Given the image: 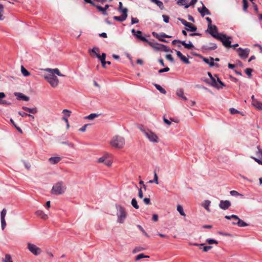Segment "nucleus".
Instances as JSON below:
<instances>
[{
    "mask_svg": "<svg viewBox=\"0 0 262 262\" xmlns=\"http://www.w3.org/2000/svg\"><path fill=\"white\" fill-rule=\"evenodd\" d=\"M169 71V68L168 67H166L164 69H162L159 70V73H161L163 72H166Z\"/></svg>",
    "mask_w": 262,
    "mask_h": 262,
    "instance_id": "63",
    "label": "nucleus"
},
{
    "mask_svg": "<svg viewBox=\"0 0 262 262\" xmlns=\"http://www.w3.org/2000/svg\"><path fill=\"white\" fill-rule=\"evenodd\" d=\"M257 151H256V155L259 159L262 160V149L260 148L259 146H257Z\"/></svg>",
    "mask_w": 262,
    "mask_h": 262,
    "instance_id": "39",
    "label": "nucleus"
},
{
    "mask_svg": "<svg viewBox=\"0 0 262 262\" xmlns=\"http://www.w3.org/2000/svg\"><path fill=\"white\" fill-rule=\"evenodd\" d=\"M7 214V210L5 208H4L1 213V225H2V229L4 230L6 226V222L5 221V216Z\"/></svg>",
    "mask_w": 262,
    "mask_h": 262,
    "instance_id": "11",
    "label": "nucleus"
},
{
    "mask_svg": "<svg viewBox=\"0 0 262 262\" xmlns=\"http://www.w3.org/2000/svg\"><path fill=\"white\" fill-rule=\"evenodd\" d=\"M225 217L228 220L233 219L237 221V222H232L233 225H236L238 227H245L248 226V224L243 220H241L238 216L232 214L231 215H226Z\"/></svg>",
    "mask_w": 262,
    "mask_h": 262,
    "instance_id": "4",
    "label": "nucleus"
},
{
    "mask_svg": "<svg viewBox=\"0 0 262 262\" xmlns=\"http://www.w3.org/2000/svg\"><path fill=\"white\" fill-rule=\"evenodd\" d=\"M35 213L37 216H39L43 220H46L48 218V215L42 210H37L35 212Z\"/></svg>",
    "mask_w": 262,
    "mask_h": 262,
    "instance_id": "19",
    "label": "nucleus"
},
{
    "mask_svg": "<svg viewBox=\"0 0 262 262\" xmlns=\"http://www.w3.org/2000/svg\"><path fill=\"white\" fill-rule=\"evenodd\" d=\"M152 34L154 37H155L156 38L158 39L160 41H161V39H162V38H160V34H159L157 33L156 32H153L152 33Z\"/></svg>",
    "mask_w": 262,
    "mask_h": 262,
    "instance_id": "59",
    "label": "nucleus"
},
{
    "mask_svg": "<svg viewBox=\"0 0 262 262\" xmlns=\"http://www.w3.org/2000/svg\"><path fill=\"white\" fill-rule=\"evenodd\" d=\"M177 209L181 215L184 216H186V214H185V212H184L183 208L181 205H178L177 206Z\"/></svg>",
    "mask_w": 262,
    "mask_h": 262,
    "instance_id": "31",
    "label": "nucleus"
},
{
    "mask_svg": "<svg viewBox=\"0 0 262 262\" xmlns=\"http://www.w3.org/2000/svg\"><path fill=\"white\" fill-rule=\"evenodd\" d=\"M252 104L259 110H262V103L258 100L254 101V102H252Z\"/></svg>",
    "mask_w": 262,
    "mask_h": 262,
    "instance_id": "26",
    "label": "nucleus"
},
{
    "mask_svg": "<svg viewBox=\"0 0 262 262\" xmlns=\"http://www.w3.org/2000/svg\"><path fill=\"white\" fill-rule=\"evenodd\" d=\"M178 19L179 20H180L182 23V24L185 25L186 27H189V26L190 25V23L187 22L186 20H185L183 18H178Z\"/></svg>",
    "mask_w": 262,
    "mask_h": 262,
    "instance_id": "45",
    "label": "nucleus"
},
{
    "mask_svg": "<svg viewBox=\"0 0 262 262\" xmlns=\"http://www.w3.org/2000/svg\"><path fill=\"white\" fill-rule=\"evenodd\" d=\"M109 158V154H105L103 156H102V157H100L98 159L97 162L98 163H104L105 161L107 159H108Z\"/></svg>",
    "mask_w": 262,
    "mask_h": 262,
    "instance_id": "27",
    "label": "nucleus"
},
{
    "mask_svg": "<svg viewBox=\"0 0 262 262\" xmlns=\"http://www.w3.org/2000/svg\"><path fill=\"white\" fill-rule=\"evenodd\" d=\"M131 204H132V206L135 208H136L137 209H139V206L138 205L137 201L136 199L134 198V199H132V202H131Z\"/></svg>",
    "mask_w": 262,
    "mask_h": 262,
    "instance_id": "40",
    "label": "nucleus"
},
{
    "mask_svg": "<svg viewBox=\"0 0 262 262\" xmlns=\"http://www.w3.org/2000/svg\"><path fill=\"white\" fill-rule=\"evenodd\" d=\"M152 34L154 37H155L156 38L158 39L160 41H161V39H162V38H160V34H159L157 33L156 32H153L152 33Z\"/></svg>",
    "mask_w": 262,
    "mask_h": 262,
    "instance_id": "60",
    "label": "nucleus"
},
{
    "mask_svg": "<svg viewBox=\"0 0 262 262\" xmlns=\"http://www.w3.org/2000/svg\"><path fill=\"white\" fill-rule=\"evenodd\" d=\"M253 70L252 69H250V68H248V69H246V70H245V72L246 73V74L249 77H250L251 76V73L252 72Z\"/></svg>",
    "mask_w": 262,
    "mask_h": 262,
    "instance_id": "53",
    "label": "nucleus"
},
{
    "mask_svg": "<svg viewBox=\"0 0 262 262\" xmlns=\"http://www.w3.org/2000/svg\"><path fill=\"white\" fill-rule=\"evenodd\" d=\"M151 2L155 3L161 10L163 9V3L159 0H151Z\"/></svg>",
    "mask_w": 262,
    "mask_h": 262,
    "instance_id": "30",
    "label": "nucleus"
},
{
    "mask_svg": "<svg viewBox=\"0 0 262 262\" xmlns=\"http://www.w3.org/2000/svg\"><path fill=\"white\" fill-rule=\"evenodd\" d=\"M150 183H152L153 182L157 184H158V177L157 173L155 171L154 172V179L153 180H150L149 182Z\"/></svg>",
    "mask_w": 262,
    "mask_h": 262,
    "instance_id": "44",
    "label": "nucleus"
},
{
    "mask_svg": "<svg viewBox=\"0 0 262 262\" xmlns=\"http://www.w3.org/2000/svg\"><path fill=\"white\" fill-rule=\"evenodd\" d=\"M162 17L165 23H168L169 22V17L168 15H163Z\"/></svg>",
    "mask_w": 262,
    "mask_h": 262,
    "instance_id": "61",
    "label": "nucleus"
},
{
    "mask_svg": "<svg viewBox=\"0 0 262 262\" xmlns=\"http://www.w3.org/2000/svg\"><path fill=\"white\" fill-rule=\"evenodd\" d=\"M44 78L47 80L51 86L56 88L58 86L59 80L58 78L54 74H45L43 75Z\"/></svg>",
    "mask_w": 262,
    "mask_h": 262,
    "instance_id": "3",
    "label": "nucleus"
},
{
    "mask_svg": "<svg viewBox=\"0 0 262 262\" xmlns=\"http://www.w3.org/2000/svg\"><path fill=\"white\" fill-rule=\"evenodd\" d=\"M67 189L66 186L63 182L56 183L51 189V193L55 195H60L64 193Z\"/></svg>",
    "mask_w": 262,
    "mask_h": 262,
    "instance_id": "2",
    "label": "nucleus"
},
{
    "mask_svg": "<svg viewBox=\"0 0 262 262\" xmlns=\"http://www.w3.org/2000/svg\"><path fill=\"white\" fill-rule=\"evenodd\" d=\"M230 113L232 114H235L237 113H241L239 111H238L237 110L234 108H230Z\"/></svg>",
    "mask_w": 262,
    "mask_h": 262,
    "instance_id": "55",
    "label": "nucleus"
},
{
    "mask_svg": "<svg viewBox=\"0 0 262 262\" xmlns=\"http://www.w3.org/2000/svg\"><path fill=\"white\" fill-rule=\"evenodd\" d=\"M180 59L185 63L189 64L190 63L189 60L184 55Z\"/></svg>",
    "mask_w": 262,
    "mask_h": 262,
    "instance_id": "52",
    "label": "nucleus"
},
{
    "mask_svg": "<svg viewBox=\"0 0 262 262\" xmlns=\"http://www.w3.org/2000/svg\"><path fill=\"white\" fill-rule=\"evenodd\" d=\"M210 201H206L205 203L204 208L207 210L209 211V206L210 205Z\"/></svg>",
    "mask_w": 262,
    "mask_h": 262,
    "instance_id": "57",
    "label": "nucleus"
},
{
    "mask_svg": "<svg viewBox=\"0 0 262 262\" xmlns=\"http://www.w3.org/2000/svg\"><path fill=\"white\" fill-rule=\"evenodd\" d=\"M206 242L208 243L209 244H218V242L215 239H207L206 240Z\"/></svg>",
    "mask_w": 262,
    "mask_h": 262,
    "instance_id": "49",
    "label": "nucleus"
},
{
    "mask_svg": "<svg viewBox=\"0 0 262 262\" xmlns=\"http://www.w3.org/2000/svg\"><path fill=\"white\" fill-rule=\"evenodd\" d=\"M141 130L150 142L154 143H157L158 142V137L154 132L148 129L145 130L142 128Z\"/></svg>",
    "mask_w": 262,
    "mask_h": 262,
    "instance_id": "5",
    "label": "nucleus"
},
{
    "mask_svg": "<svg viewBox=\"0 0 262 262\" xmlns=\"http://www.w3.org/2000/svg\"><path fill=\"white\" fill-rule=\"evenodd\" d=\"M125 144V140L120 136L116 137V148H122Z\"/></svg>",
    "mask_w": 262,
    "mask_h": 262,
    "instance_id": "10",
    "label": "nucleus"
},
{
    "mask_svg": "<svg viewBox=\"0 0 262 262\" xmlns=\"http://www.w3.org/2000/svg\"><path fill=\"white\" fill-rule=\"evenodd\" d=\"M176 94L178 96L181 97L183 100H187V98L184 96V92L182 89H179L177 90Z\"/></svg>",
    "mask_w": 262,
    "mask_h": 262,
    "instance_id": "24",
    "label": "nucleus"
},
{
    "mask_svg": "<svg viewBox=\"0 0 262 262\" xmlns=\"http://www.w3.org/2000/svg\"><path fill=\"white\" fill-rule=\"evenodd\" d=\"M117 222L120 224H123L127 216V212L126 209L121 206H118L117 207Z\"/></svg>",
    "mask_w": 262,
    "mask_h": 262,
    "instance_id": "1",
    "label": "nucleus"
},
{
    "mask_svg": "<svg viewBox=\"0 0 262 262\" xmlns=\"http://www.w3.org/2000/svg\"><path fill=\"white\" fill-rule=\"evenodd\" d=\"M137 33H134V35L136 36V37L140 39L141 41H144V42H147L148 40L146 39V38L144 36H142V32L140 31H137Z\"/></svg>",
    "mask_w": 262,
    "mask_h": 262,
    "instance_id": "21",
    "label": "nucleus"
},
{
    "mask_svg": "<svg viewBox=\"0 0 262 262\" xmlns=\"http://www.w3.org/2000/svg\"><path fill=\"white\" fill-rule=\"evenodd\" d=\"M147 43L150 46H151L152 48H153L154 49L157 50H160V46H162L161 44H159V43H155L154 42H152L151 41H149L148 40V41L147 42Z\"/></svg>",
    "mask_w": 262,
    "mask_h": 262,
    "instance_id": "25",
    "label": "nucleus"
},
{
    "mask_svg": "<svg viewBox=\"0 0 262 262\" xmlns=\"http://www.w3.org/2000/svg\"><path fill=\"white\" fill-rule=\"evenodd\" d=\"M90 53H93L96 57L97 54H99V49L97 47H94L90 51Z\"/></svg>",
    "mask_w": 262,
    "mask_h": 262,
    "instance_id": "35",
    "label": "nucleus"
},
{
    "mask_svg": "<svg viewBox=\"0 0 262 262\" xmlns=\"http://www.w3.org/2000/svg\"><path fill=\"white\" fill-rule=\"evenodd\" d=\"M149 256L148 255H145L143 253H141L138 255L135 258V260L137 261L143 258H149Z\"/></svg>",
    "mask_w": 262,
    "mask_h": 262,
    "instance_id": "38",
    "label": "nucleus"
},
{
    "mask_svg": "<svg viewBox=\"0 0 262 262\" xmlns=\"http://www.w3.org/2000/svg\"><path fill=\"white\" fill-rule=\"evenodd\" d=\"M208 30L209 31V33L213 37L217 38L216 36H219L220 34L218 33L217 28L216 27V30L213 28H210L208 27Z\"/></svg>",
    "mask_w": 262,
    "mask_h": 262,
    "instance_id": "18",
    "label": "nucleus"
},
{
    "mask_svg": "<svg viewBox=\"0 0 262 262\" xmlns=\"http://www.w3.org/2000/svg\"><path fill=\"white\" fill-rule=\"evenodd\" d=\"M139 23V19L137 18L132 17V24H137Z\"/></svg>",
    "mask_w": 262,
    "mask_h": 262,
    "instance_id": "64",
    "label": "nucleus"
},
{
    "mask_svg": "<svg viewBox=\"0 0 262 262\" xmlns=\"http://www.w3.org/2000/svg\"><path fill=\"white\" fill-rule=\"evenodd\" d=\"M155 86L156 88V89L158 90L161 93L165 94L166 93V91L160 85L155 84Z\"/></svg>",
    "mask_w": 262,
    "mask_h": 262,
    "instance_id": "41",
    "label": "nucleus"
},
{
    "mask_svg": "<svg viewBox=\"0 0 262 262\" xmlns=\"http://www.w3.org/2000/svg\"><path fill=\"white\" fill-rule=\"evenodd\" d=\"M160 50L166 52H168L169 51L170 49L168 47H167L166 46H165L164 45H162V46H160Z\"/></svg>",
    "mask_w": 262,
    "mask_h": 262,
    "instance_id": "46",
    "label": "nucleus"
},
{
    "mask_svg": "<svg viewBox=\"0 0 262 262\" xmlns=\"http://www.w3.org/2000/svg\"><path fill=\"white\" fill-rule=\"evenodd\" d=\"M14 95L17 97V99L18 100H23L24 101H28L29 100V97L24 95L23 93L15 92Z\"/></svg>",
    "mask_w": 262,
    "mask_h": 262,
    "instance_id": "17",
    "label": "nucleus"
},
{
    "mask_svg": "<svg viewBox=\"0 0 262 262\" xmlns=\"http://www.w3.org/2000/svg\"><path fill=\"white\" fill-rule=\"evenodd\" d=\"M144 250V248L141 247H137L133 250V253H136Z\"/></svg>",
    "mask_w": 262,
    "mask_h": 262,
    "instance_id": "50",
    "label": "nucleus"
},
{
    "mask_svg": "<svg viewBox=\"0 0 262 262\" xmlns=\"http://www.w3.org/2000/svg\"><path fill=\"white\" fill-rule=\"evenodd\" d=\"M21 72L24 76H28L30 75V72H29L23 66H21Z\"/></svg>",
    "mask_w": 262,
    "mask_h": 262,
    "instance_id": "33",
    "label": "nucleus"
},
{
    "mask_svg": "<svg viewBox=\"0 0 262 262\" xmlns=\"http://www.w3.org/2000/svg\"><path fill=\"white\" fill-rule=\"evenodd\" d=\"M113 161L110 160V156H109L108 159H107L104 162L105 165L107 166L110 167L112 165Z\"/></svg>",
    "mask_w": 262,
    "mask_h": 262,
    "instance_id": "47",
    "label": "nucleus"
},
{
    "mask_svg": "<svg viewBox=\"0 0 262 262\" xmlns=\"http://www.w3.org/2000/svg\"><path fill=\"white\" fill-rule=\"evenodd\" d=\"M212 247L211 246H204L203 248V251L204 252H207L208 250L212 249Z\"/></svg>",
    "mask_w": 262,
    "mask_h": 262,
    "instance_id": "62",
    "label": "nucleus"
},
{
    "mask_svg": "<svg viewBox=\"0 0 262 262\" xmlns=\"http://www.w3.org/2000/svg\"><path fill=\"white\" fill-rule=\"evenodd\" d=\"M45 70L46 71L49 72L50 74L54 75V74H56V75H57L59 76H62V77L64 76V75L60 73L59 70L58 69H52L48 68V69H46Z\"/></svg>",
    "mask_w": 262,
    "mask_h": 262,
    "instance_id": "15",
    "label": "nucleus"
},
{
    "mask_svg": "<svg viewBox=\"0 0 262 262\" xmlns=\"http://www.w3.org/2000/svg\"><path fill=\"white\" fill-rule=\"evenodd\" d=\"M211 85L217 89H220L219 86L217 85V79L216 80L214 77H212L211 78Z\"/></svg>",
    "mask_w": 262,
    "mask_h": 262,
    "instance_id": "37",
    "label": "nucleus"
},
{
    "mask_svg": "<svg viewBox=\"0 0 262 262\" xmlns=\"http://www.w3.org/2000/svg\"><path fill=\"white\" fill-rule=\"evenodd\" d=\"M243 9L245 12H246L248 7V3L247 0H243Z\"/></svg>",
    "mask_w": 262,
    "mask_h": 262,
    "instance_id": "43",
    "label": "nucleus"
},
{
    "mask_svg": "<svg viewBox=\"0 0 262 262\" xmlns=\"http://www.w3.org/2000/svg\"><path fill=\"white\" fill-rule=\"evenodd\" d=\"M188 2V0H179L177 2V4L180 6H185V8H188L190 6Z\"/></svg>",
    "mask_w": 262,
    "mask_h": 262,
    "instance_id": "23",
    "label": "nucleus"
},
{
    "mask_svg": "<svg viewBox=\"0 0 262 262\" xmlns=\"http://www.w3.org/2000/svg\"><path fill=\"white\" fill-rule=\"evenodd\" d=\"M198 11L201 13L202 16H204L205 15H210L211 13L209 10L204 6L203 5L202 9L199 8L198 9Z\"/></svg>",
    "mask_w": 262,
    "mask_h": 262,
    "instance_id": "16",
    "label": "nucleus"
},
{
    "mask_svg": "<svg viewBox=\"0 0 262 262\" xmlns=\"http://www.w3.org/2000/svg\"><path fill=\"white\" fill-rule=\"evenodd\" d=\"M97 57L100 60H105L106 58V54L105 53H102L101 55H100V54H97Z\"/></svg>",
    "mask_w": 262,
    "mask_h": 262,
    "instance_id": "51",
    "label": "nucleus"
},
{
    "mask_svg": "<svg viewBox=\"0 0 262 262\" xmlns=\"http://www.w3.org/2000/svg\"><path fill=\"white\" fill-rule=\"evenodd\" d=\"M181 44L184 46V47L187 49H191L194 47L193 45L190 41H189V43H186L185 41H182V42H181Z\"/></svg>",
    "mask_w": 262,
    "mask_h": 262,
    "instance_id": "28",
    "label": "nucleus"
},
{
    "mask_svg": "<svg viewBox=\"0 0 262 262\" xmlns=\"http://www.w3.org/2000/svg\"><path fill=\"white\" fill-rule=\"evenodd\" d=\"M27 248L31 253L36 256L39 255L42 252L40 248L30 243L27 244Z\"/></svg>",
    "mask_w": 262,
    "mask_h": 262,
    "instance_id": "7",
    "label": "nucleus"
},
{
    "mask_svg": "<svg viewBox=\"0 0 262 262\" xmlns=\"http://www.w3.org/2000/svg\"><path fill=\"white\" fill-rule=\"evenodd\" d=\"M166 58L170 61L171 62H174V59L172 56L170 54H168L166 55Z\"/></svg>",
    "mask_w": 262,
    "mask_h": 262,
    "instance_id": "58",
    "label": "nucleus"
},
{
    "mask_svg": "<svg viewBox=\"0 0 262 262\" xmlns=\"http://www.w3.org/2000/svg\"><path fill=\"white\" fill-rule=\"evenodd\" d=\"M3 261L4 262H13L12 260L11 256L9 254H6L5 255V258L3 259Z\"/></svg>",
    "mask_w": 262,
    "mask_h": 262,
    "instance_id": "42",
    "label": "nucleus"
},
{
    "mask_svg": "<svg viewBox=\"0 0 262 262\" xmlns=\"http://www.w3.org/2000/svg\"><path fill=\"white\" fill-rule=\"evenodd\" d=\"M4 6L0 4V20H3L5 18V17L3 15L4 11Z\"/></svg>",
    "mask_w": 262,
    "mask_h": 262,
    "instance_id": "32",
    "label": "nucleus"
},
{
    "mask_svg": "<svg viewBox=\"0 0 262 262\" xmlns=\"http://www.w3.org/2000/svg\"><path fill=\"white\" fill-rule=\"evenodd\" d=\"M118 10L119 11L122 13V14L121 16H116V20L119 21H122L125 20L127 16V9L126 8H123L122 3L121 2H119Z\"/></svg>",
    "mask_w": 262,
    "mask_h": 262,
    "instance_id": "6",
    "label": "nucleus"
},
{
    "mask_svg": "<svg viewBox=\"0 0 262 262\" xmlns=\"http://www.w3.org/2000/svg\"><path fill=\"white\" fill-rule=\"evenodd\" d=\"M230 193L232 196H238L241 195L237 191L235 190H231L230 191Z\"/></svg>",
    "mask_w": 262,
    "mask_h": 262,
    "instance_id": "54",
    "label": "nucleus"
},
{
    "mask_svg": "<svg viewBox=\"0 0 262 262\" xmlns=\"http://www.w3.org/2000/svg\"><path fill=\"white\" fill-rule=\"evenodd\" d=\"M206 20L208 21V27L210 28H213L214 29L216 30V26L215 25H212V20L209 17H206Z\"/></svg>",
    "mask_w": 262,
    "mask_h": 262,
    "instance_id": "34",
    "label": "nucleus"
},
{
    "mask_svg": "<svg viewBox=\"0 0 262 262\" xmlns=\"http://www.w3.org/2000/svg\"><path fill=\"white\" fill-rule=\"evenodd\" d=\"M189 26V27H187L188 28L186 29L187 31L191 32H194L196 31L197 28L193 26L192 24L190 23V25Z\"/></svg>",
    "mask_w": 262,
    "mask_h": 262,
    "instance_id": "36",
    "label": "nucleus"
},
{
    "mask_svg": "<svg viewBox=\"0 0 262 262\" xmlns=\"http://www.w3.org/2000/svg\"><path fill=\"white\" fill-rule=\"evenodd\" d=\"M61 160L60 157H53L49 159V161L51 164H55Z\"/></svg>",
    "mask_w": 262,
    "mask_h": 262,
    "instance_id": "22",
    "label": "nucleus"
},
{
    "mask_svg": "<svg viewBox=\"0 0 262 262\" xmlns=\"http://www.w3.org/2000/svg\"><path fill=\"white\" fill-rule=\"evenodd\" d=\"M231 203L230 201L226 200V201H221L219 206L220 207L223 209V210H226L228 209L230 206H231Z\"/></svg>",
    "mask_w": 262,
    "mask_h": 262,
    "instance_id": "13",
    "label": "nucleus"
},
{
    "mask_svg": "<svg viewBox=\"0 0 262 262\" xmlns=\"http://www.w3.org/2000/svg\"><path fill=\"white\" fill-rule=\"evenodd\" d=\"M203 60L206 63L208 64L210 67H213L214 66H218L219 64L217 63H215L214 62V58L213 57H210L209 58H207L203 57Z\"/></svg>",
    "mask_w": 262,
    "mask_h": 262,
    "instance_id": "14",
    "label": "nucleus"
},
{
    "mask_svg": "<svg viewBox=\"0 0 262 262\" xmlns=\"http://www.w3.org/2000/svg\"><path fill=\"white\" fill-rule=\"evenodd\" d=\"M22 108L24 111L33 114H36L38 112V110L36 107L30 108L26 106H23Z\"/></svg>",
    "mask_w": 262,
    "mask_h": 262,
    "instance_id": "20",
    "label": "nucleus"
},
{
    "mask_svg": "<svg viewBox=\"0 0 262 262\" xmlns=\"http://www.w3.org/2000/svg\"><path fill=\"white\" fill-rule=\"evenodd\" d=\"M218 40L222 41L223 45L226 48H231V41L229 40V37H227L225 34H220L219 36H216Z\"/></svg>",
    "mask_w": 262,
    "mask_h": 262,
    "instance_id": "8",
    "label": "nucleus"
},
{
    "mask_svg": "<svg viewBox=\"0 0 262 262\" xmlns=\"http://www.w3.org/2000/svg\"><path fill=\"white\" fill-rule=\"evenodd\" d=\"M237 51L239 56L242 58H247L250 52V50L248 48L243 49L242 48H239Z\"/></svg>",
    "mask_w": 262,
    "mask_h": 262,
    "instance_id": "9",
    "label": "nucleus"
},
{
    "mask_svg": "<svg viewBox=\"0 0 262 262\" xmlns=\"http://www.w3.org/2000/svg\"><path fill=\"white\" fill-rule=\"evenodd\" d=\"M202 48L204 50H214L217 48V46L214 43L209 42L203 45Z\"/></svg>",
    "mask_w": 262,
    "mask_h": 262,
    "instance_id": "12",
    "label": "nucleus"
},
{
    "mask_svg": "<svg viewBox=\"0 0 262 262\" xmlns=\"http://www.w3.org/2000/svg\"><path fill=\"white\" fill-rule=\"evenodd\" d=\"M71 112L68 110L64 109L62 111V114L64 115L65 116L69 117L70 116Z\"/></svg>",
    "mask_w": 262,
    "mask_h": 262,
    "instance_id": "48",
    "label": "nucleus"
},
{
    "mask_svg": "<svg viewBox=\"0 0 262 262\" xmlns=\"http://www.w3.org/2000/svg\"><path fill=\"white\" fill-rule=\"evenodd\" d=\"M99 116V114H96V113H93V114H91L90 115L86 116L85 117V119H88L90 120H92Z\"/></svg>",
    "mask_w": 262,
    "mask_h": 262,
    "instance_id": "29",
    "label": "nucleus"
},
{
    "mask_svg": "<svg viewBox=\"0 0 262 262\" xmlns=\"http://www.w3.org/2000/svg\"><path fill=\"white\" fill-rule=\"evenodd\" d=\"M137 227L142 232V233L146 235V236L148 237V234L145 232V231L144 230V229L142 228V227L139 225H137Z\"/></svg>",
    "mask_w": 262,
    "mask_h": 262,
    "instance_id": "56",
    "label": "nucleus"
}]
</instances>
